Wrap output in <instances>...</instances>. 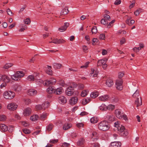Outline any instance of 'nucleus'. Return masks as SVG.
<instances>
[{
	"mask_svg": "<svg viewBox=\"0 0 147 147\" xmlns=\"http://www.w3.org/2000/svg\"><path fill=\"white\" fill-rule=\"evenodd\" d=\"M99 129L102 131L107 130L109 128V126L107 121H102L100 122L98 125Z\"/></svg>",
	"mask_w": 147,
	"mask_h": 147,
	"instance_id": "obj_1",
	"label": "nucleus"
},
{
	"mask_svg": "<svg viewBox=\"0 0 147 147\" xmlns=\"http://www.w3.org/2000/svg\"><path fill=\"white\" fill-rule=\"evenodd\" d=\"M24 74L22 71H17L14 74L11 76L12 79L15 81H18L20 78L23 77Z\"/></svg>",
	"mask_w": 147,
	"mask_h": 147,
	"instance_id": "obj_2",
	"label": "nucleus"
},
{
	"mask_svg": "<svg viewBox=\"0 0 147 147\" xmlns=\"http://www.w3.org/2000/svg\"><path fill=\"white\" fill-rule=\"evenodd\" d=\"M117 129L118 130V133L122 136H126L128 134L127 129H126L125 127L122 125H121V126L117 128Z\"/></svg>",
	"mask_w": 147,
	"mask_h": 147,
	"instance_id": "obj_3",
	"label": "nucleus"
},
{
	"mask_svg": "<svg viewBox=\"0 0 147 147\" xmlns=\"http://www.w3.org/2000/svg\"><path fill=\"white\" fill-rule=\"evenodd\" d=\"M115 114L117 117L120 119H123L125 121L127 120V115L121 113V110L117 109L115 111Z\"/></svg>",
	"mask_w": 147,
	"mask_h": 147,
	"instance_id": "obj_4",
	"label": "nucleus"
},
{
	"mask_svg": "<svg viewBox=\"0 0 147 147\" xmlns=\"http://www.w3.org/2000/svg\"><path fill=\"white\" fill-rule=\"evenodd\" d=\"M14 92L11 91H6L3 93V96L6 99H11L13 98L15 96Z\"/></svg>",
	"mask_w": 147,
	"mask_h": 147,
	"instance_id": "obj_5",
	"label": "nucleus"
},
{
	"mask_svg": "<svg viewBox=\"0 0 147 147\" xmlns=\"http://www.w3.org/2000/svg\"><path fill=\"white\" fill-rule=\"evenodd\" d=\"M123 82L121 79H118L116 80L115 82L116 87L119 90H122Z\"/></svg>",
	"mask_w": 147,
	"mask_h": 147,
	"instance_id": "obj_6",
	"label": "nucleus"
},
{
	"mask_svg": "<svg viewBox=\"0 0 147 147\" xmlns=\"http://www.w3.org/2000/svg\"><path fill=\"white\" fill-rule=\"evenodd\" d=\"M74 92V88L72 86L68 87L65 91V93L68 96L72 95Z\"/></svg>",
	"mask_w": 147,
	"mask_h": 147,
	"instance_id": "obj_7",
	"label": "nucleus"
},
{
	"mask_svg": "<svg viewBox=\"0 0 147 147\" xmlns=\"http://www.w3.org/2000/svg\"><path fill=\"white\" fill-rule=\"evenodd\" d=\"M17 105L14 103H10L7 106V108L8 109L12 111L16 110L17 108Z\"/></svg>",
	"mask_w": 147,
	"mask_h": 147,
	"instance_id": "obj_8",
	"label": "nucleus"
},
{
	"mask_svg": "<svg viewBox=\"0 0 147 147\" xmlns=\"http://www.w3.org/2000/svg\"><path fill=\"white\" fill-rule=\"evenodd\" d=\"M99 137L98 134L95 131L92 132L91 136V139L93 141H96L97 140Z\"/></svg>",
	"mask_w": 147,
	"mask_h": 147,
	"instance_id": "obj_9",
	"label": "nucleus"
},
{
	"mask_svg": "<svg viewBox=\"0 0 147 147\" xmlns=\"http://www.w3.org/2000/svg\"><path fill=\"white\" fill-rule=\"evenodd\" d=\"M121 145V143L119 142H114L111 143L110 147H120Z\"/></svg>",
	"mask_w": 147,
	"mask_h": 147,
	"instance_id": "obj_10",
	"label": "nucleus"
},
{
	"mask_svg": "<svg viewBox=\"0 0 147 147\" xmlns=\"http://www.w3.org/2000/svg\"><path fill=\"white\" fill-rule=\"evenodd\" d=\"M32 110L29 108H26L24 111L23 114L25 116H27L30 115L31 113Z\"/></svg>",
	"mask_w": 147,
	"mask_h": 147,
	"instance_id": "obj_11",
	"label": "nucleus"
},
{
	"mask_svg": "<svg viewBox=\"0 0 147 147\" xmlns=\"http://www.w3.org/2000/svg\"><path fill=\"white\" fill-rule=\"evenodd\" d=\"M69 26V24L68 23L65 22L64 26H61L59 29V30L61 32H63L66 30Z\"/></svg>",
	"mask_w": 147,
	"mask_h": 147,
	"instance_id": "obj_12",
	"label": "nucleus"
},
{
	"mask_svg": "<svg viewBox=\"0 0 147 147\" xmlns=\"http://www.w3.org/2000/svg\"><path fill=\"white\" fill-rule=\"evenodd\" d=\"M78 98L76 97H72L69 100V103L71 105H74L77 103Z\"/></svg>",
	"mask_w": 147,
	"mask_h": 147,
	"instance_id": "obj_13",
	"label": "nucleus"
},
{
	"mask_svg": "<svg viewBox=\"0 0 147 147\" xmlns=\"http://www.w3.org/2000/svg\"><path fill=\"white\" fill-rule=\"evenodd\" d=\"M108 59L106 58H104L103 59L98 60L97 62V66H101L103 65L104 63H106Z\"/></svg>",
	"mask_w": 147,
	"mask_h": 147,
	"instance_id": "obj_14",
	"label": "nucleus"
},
{
	"mask_svg": "<svg viewBox=\"0 0 147 147\" xmlns=\"http://www.w3.org/2000/svg\"><path fill=\"white\" fill-rule=\"evenodd\" d=\"M37 91L34 89H31L28 90V94L31 96H34L37 94Z\"/></svg>",
	"mask_w": 147,
	"mask_h": 147,
	"instance_id": "obj_15",
	"label": "nucleus"
},
{
	"mask_svg": "<svg viewBox=\"0 0 147 147\" xmlns=\"http://www.w3.org/2000/svg\"><path fill=\"white\" fill-rule=\"evenodd\" d=\"M65 41L63 39H54L52 40V43L56 44L64 43Z\"/></svg>",
	"mask_w": 147,
	"mask_h": 147,
	"instance_id": "obj_16",
	"label": "nucleus"
},
{
	"mask_svg": "<svg viewBox=\"0 0 147 147\" xmlns=\"http://www.w3.org/2000/svg\"><path fill=\"white\" fill-rule=\"evenodd\" d=\"M13 88L15 91L19 92L21 90L22 86L19 84H15L13 86Z\"/></svg>",
	"mask_w": 147,
	"mask_h": 147,
	"instance_id": "obj_17",
	"label": "nucleus"
},
{
	"mask_svg": "<svg viewBox=\"0 0 147 147\" xmlns=\"http://www.w3.org/2000/svg\"><path fill=\"white\" fill-rule=\"evenodd\" d=\"M63 92V88L62 87H59L56 89H55L54 93L57 94H60Z\"/></svg>",
	"mask_w": 147,
	"mask_h": 147,
	"instance_id": "obj_18",
	"label": "nucleus"
},
{
	"mask_svg": "<svg viewBox=\"0 0 147 147\" xmlns=\"http://www.w3.org/2000/svg\"><path fill=\"white\" fill-rule=\"evenodd\" d=\"M135 104L136 105L137 107L142 105V100L141 97L140 96L135 101Z\"/></svg>",
	"mask_w": 147,
	"mask_h": 147,
	"instance_id": "obj_19",
	"label": "nucleus"
},
{
	"mask_svg": "<svg viewBox=\"0 0 147 147\" xmlns=\"http://www.w3.org/2000/svg\"><path fill=\"white\" fill-rule=\"evenodd\" d=\"M109 96L108 95H105L101 96L98 97L99 99L100 100L105 101H107L109 98Z\"/></svg>",
	"mask_w": 147,
	"mask_h": 147,
	"instance_id": "obj_20",
	"label": "nucleus"
},
{
	"mask_svg": "<svg viewBox=\"0 0 147 147\" xmlns=\"http://www.w3.org/2000/svg\"><path fill=\"white\" fill-rule=\"evenodd\" d=\"M10 80V79L9 77L7 75H2V80L5 82L9 83Z\"/></svg>",
	"mask_w": 147,
	"mask_h": 147,
	"instance_id": "obj_21",
	"label": "nucleus"
},
{
	"mask_svg": "<svg viewBox=\"0 0 147 147\" xmlns=\"http://www.w3.org/2000/svg\"><path fill=\"white\" fill-rule=\"evenodd\" d=\"M52 67L51 66L48 65L47 67L45 69V71L47 74L51 75L53 74L52 70H51Z\"/></svg>",
	"mask_w": 147,
	"mask_h": 147,
	"instance_id": "obj_22",
	"label": "nucleus"
},
{
	"mask_svg": "<svg viewBox=\"0 0 147 147\" xmlns=\"http://www.w3.org/2000/svg\"><path fill=\"white\" fill-rule=\"evenodd\" d=\"M59 101L60 102L63 103V104L67 102V99L63 96H60L58 98Z\"/></svg>",
	"mask_w": 147,
	"mask_h": 147,
	"instance_id": "obj_23",
	"label": "nucleus"
},
{
	"mask_svg": "<svg viewBox=\"0 0 147 147\" xmlns=\"http://www.w3.org/2000/svg\"><path fill=\"white\" fill-rule=\"evenodd\" d=\"M0 130L1 131L5 132L7 130V127L4 124H1L0 126Z\"/></svg>",
	"mask_w": 147,
	"mask_h": 147,
	"instance_id": "obj_24",
	"label": "nucleus"
},
{
	"mask_svg": "<svg viewBox=\"0 0 147 147\" xmlns=\"http://www.w3.org/2000/svg\"><path fill=\"white\" fill-rule=\"evenodd\" d=\"M106 84L109 87H111L113 86V80L111 79H107L106 82Z\"/></svg>",
	"mask_w": 147,
	"mask_h": 147,
	"instance_id": "obj_25",
	"label": "nucleus"
},
{
	"mask_svg": "<svg viewBox=\"0 0 147 147\" xmlns=\"http://www.w3.org/2000/svg\"><path fill=\"white\" fill-rule=\"evenodd\" d=\"M28 79L29 81H33L35 80H38V78L37 76H36L32 75H30L28 76Z\"/></svg>",
	"mask_w": 147,
	"mask_h": 147,
	"instance_id": "obj_26",
	"label": "nucleus"
},
{
	"mask_svg": "<svg viewBox=\"0 0 147 147\" xmlns=\"http://www.w3.org/2000/svg\"><path fill=\"white\" fill-rule=\"evenodd\" d=\"M71 125L67 123H65L63 126V129L65 130H67L71 127Z\"/></svg>",
	"mask_w": 147,
	"mask_h": 147,
	"instance_id": "obj_27",
	"label": "nucleus"
},
{
	"mask_svg": "<svg viewBox=\"0 0 147 147\" xmlns=\"http://www.w3.org/2000/svg\"><path fill=\"white\" fill-rule=\"evenodd\" d=\"M85 142V140L83 138L80 139L77 142V144L78 146H81L83 145Z\"/></svg>",
	"mask_w": 147,
	"mask_h": 147,
	"instance_id": "obj_28",
	"label": "nucleus"
},
{
	"mask_svg": "<svg viewBox=\"0 0 147 147\" xmlns=\"http://www.w3.org/2000/svg\"><path fill=\"white\" fill-rule=\"evenodd\" d=\"M55 89L53 87H49L47 88V92L49 94L54 93Z\"/></svg>",
	"mask_w": 147,
	"mask_h": 147,
	"instance_id": "obj_29",
	"label": "nucleus"
},
{
	"mask_svg": "<svg viewBox=\"0 0 147 147\" xmlns=\"http://www.w3.org/2000/svg\"><path fill=\"white\" fill-rule=\"evenodd\" d=\"M139 92L138 90H136L135 93L133 94L132 96V97L135 98H139L140 96H139Z\"/></svg>",
	"mask_w": 147,
	"mask_h": 147,
	"instance_id": "obj_30",
	"label": "nucleus"
},
{
	"mask_svg": "<svg viewBox=\"0 0 147 147\" xmlns=\"http://www.w3.org/2000/svg\"><path fill=\"white\" fill-rule=\"evenodd\" d=\"M69 10L68 8L67 7H65L61 11L60 14L61 15L63 14H66L68 12Z\"/></svg>",
	"mask_w": 147,
	"mask_h": 147,
	"instance_id": "obj_31",
	"label": "nucleus"
},
{
	"mask_svg": "<svg viewBox=\"0 0 147 147\" xmlns=\"http://www.w3.org/2000/svg\"><path fill=\"white\" fill-rule=\"evenodd\" d=\"M99 95V93L97 92H92L90 94L91 97L94 98L97 97Z\"/></svg>",
	"mask_w": 147,
	"mask_h": 147,
	"instance_id": "obj_32",
	"label": "nucleus"
},
{
	"mask_svg": "<svg viewBox=\"0 0 147 147\" xmlns=\"http://www.w3.org/2000/svg\"><path fill=\"white\" fill-rule=\"evenodd\" d=\"M90 101V98H86L84 99L82 102V103L83 105H85L88 103Z\"/></svg>",
	"mask_w": 147,
	"mask_h": 147,
	"instance_id": "obj_33",
	"label": "nucleus"
},
{
	"mask_svg": "<svg viewBox=\"0 0 147 147\" xmlns=\"http://www.w3.org/2000/svg\"><path fill=\"white\" fill-rule=\"evenodd\" d=\"M100 110L102 111H105L107 110V106L105 104H102L99 107Z\"/></svg>",
	"mask_w": 147,
	"mask_h": 147,
	"instance_id": "obj_34",
	"label": "nucleus"
},
{
	"mask_svg": "<svg viewBox=\"0 0 147 147\" xmlns=\"http://www.w3.org/2000/svg\"><path fill=\"white\" fill-rule=\"evenodd\" d=\"M30 119L32 121H36L38 119V116L37 115H35L32 116L30 117Z\"/></svg>",
	"mask_w": 147,
	"mask_h": 147,
	"instance_id": "obj_35",
	"label": "nucleus"
},
{
	"mask_svg": "<svg viewBox=\"0 0 147 147\" xmlns=\"http://www.w3.org/2000/svg\"><path fill=\"white\" fill-rule=\"evenodd\" d=\"M13 65L12 63H7L3 66V68L5 69H7L11 67Z\"/></svg>",
	"mask_w": 147,
	"mask_h": 147,
	"instance_id": "obj_36",
	"label": "nucleus"
},
{
	"mask_svg": "<svg viewBox=\"0 0 147 147\" xmlns=\"http://www.w3.org/2000/svg\"><path fill=\"white\" fill-rule=\"evenodd\" d=\"M49 102H46L42 104V106L43 107V109L45 110L49 106Z\"/></svg>",
	"mask_w": 147,
	"mask_h": 147,
	"instance_id": "obj_37",
	"label": "nucleus"
},
{
	"mask_svg": "<svg viewBox=\"0 0 147 147\" xmlns=\"http://www.w3.org/2000/svg\"><path fill=\"white\" fill-rule=\"evenodd\" d=\"M53 65L55 68L57 69H59L61 66V64L56 63H53Z\"/></svg>",
	"mask_w": 147,
	"mask_h": 147,
	"instance_id": "obj_38",
	"label": "nucleus"
},
{
	"mask_svg": "<svg viewBox=\"0 0 147 147\" xmlns=\"http://www.w3.org/2000/svg\"><path fill=\"white\" fill-rule=\"evenodd\" d=\"M90 122L93 123H95L97 122L98 120L96 117H93L90 119Z\"/></svg>",
	"mask_w": 147,
	"mask_h": 147,
	"instance_id": "obj_39",
	"label": "nucleus"
},
{
	"mask_svg": "<svg viewBox=\"0 0 147 147\" xmlns=\"http://www.w3.org/2000/svg\"><path fill=\"white\" fill-rule=\"evenodd\" d=\"M88 91L87 90H84L82 91L81 93V96L82 97H85L88 94Z\"/></svg>",
	"mask_w": 147,
	"mask_h": 147,
	"instance_id": "obj_40",
	"label": "nucleus"
},
{
	"mask_svg": "<svg viewBox=\"0 0 147 147\" xmlns=\"http://www.w3.org/2000/svg\"><path fill=\"white\" fill-rule=\"evenodd\" d=\"M114 116L113 115H108L107 116V118L109 120L111 121H112L114 120Z\"/></svg>",
	"mask_w": 147,
	"mask_h": 147,
	"instance_id": "obj_41",
	"label": "nucleus"
},
{
	"mask_svg": "<svg viewBox=\"0 0 147 147\" xmlns=\"http://www.w3.org/2000/svg\"><path fill=\"white\" fill-rule=\"evenodd\" d=\"M53 125L52 124H49L46 127V130L49 131H51L53 128Z\"/></svg>",
	"mask_w": 147,
	"mask_h": 147,
	"instance_id": "obj_42",
	"label": "nucleus"
},
{
	"mask_svg": "<svg viewBox=\"0 0 147 147\" xmlns=\"http://www.w3.org/2000/svg\"><path fill=\"white\" fill-rule=\"evenodd\" d=\"M43 84L44 85L46 86H48L51 85L50 81L48 80H45L43 81Z\"/></svg>",
	"mask_w": 147,
	"mask_h": 147,
	"instance_id": "obj_43",
	"label": "nucleus"
},
{
	"mask_svg": "<svg viewBox=\"0 0 147 147\" xmlns=\"http://www.w3.org/2000/svg\"><path fill=\"white\" fill-rule=\"evenodd\" d=\"M115 106L114 105L111 104L107 106V110H112L115 109Z\"/></svg>",
	"mask_w": 147,
	"mask_h": 147,
	"instance_id": "obj_44",
	"label": "nucleus"
},
{
	"mask_svg": "<svg viewBox=\"0 0 147 147\" xmlns=\"http://www.w3.org/2000/svg\"><path fill=\"white\" fill-rule=\"evenodd\" d=\"M35 108L37 110L43 109V108L42 105H38L36 106Z\"/></svg>",
	"mask_w": 147,
	"mask_h": 147,
	"instance_id": "obj_45",
	"label": "nucleus"
},
{
	"mask_svg": "<svg viewBox=\"0 0 147 147\" xmlns=\"http://www.w3.org/2000/svg\"><path fill=\"white\" fill-rule=\"evenodd\" d=\"M25 24H30L31 21L29 18H27L26 19L24 20Z\"/></svg>",
	"mask_w": 147,
	"mask_h": 147,
	"instance_id": "obj_46",
	"label": "nucleus"
},
{
	"mask_svg": "<svg viewBox=\"0 0 147 147\" xmlns=\"http://www.w3.org/2000/svg\"><path fill=\"white\" fill-rule=\"evenodd\" d=\"M91 31L92 34H96L97 32V28L96 26H94L92 29Z\"/></svg>",
	"mask_w": 147,
	"mask_h": 147,
	"instance_id": "obj_47",
	"label": "nucleus"
},
{
	"mask_svg": "<svg viewBox=\"0 0 147 147\" xmlns=\"http://www.w3.org/2000/svg\"><path fill=\"white\" fill-rule=\"evenodd\" d=\"M49 80L51 85L54 84L56 82V80L53 78H51Z\"/></svg>",
	"mask_w": 147,
	"mask_h": 147,
	"instance_id": "obj_48",
	"label": "nucleus"
},
{
	"mask_svg": "<svg viewBox=\"0 0 147 147\" xmlns=\"http://www.w3.org/2000/svg\"><path fill=\"white\" fill-rule=\"evenodd\" d=\"M141 9H138L134 13V14L136 16H138L139 13L141 12Z\"/></svg>",
	"mask_w": 147,
	"mask_h": 147,
	"instance_id": "obj_49",
	"label": "nucleus"
},
{
	"mask_svg": "<svg viewBox=\"0 0 147 147\" xmlns=\"http://www.w3.org/2000/svg\"><path fill=\"white\" fill-rule=\"evenodd\" d=\"M59 84L63 86L64 87L66 86V84H65L64 81L62 80H60L59 81Z\"/></svg>",
	"mask_w": 147,
	"mask_h": 147,
	"instance_id": "obj_50",
	"label": "nucleus"
},
{
	"mask_svg": "<svg viewBox=\"0 0 147 147\" xmlns=\"http://www.w3.org/2000/svg\"><path fill=\"white\" fill-rule=\"evenodd\" d=\"M139 47H136L137 49L138 50V51L139 52V51L141 50L144 47V45L143 44L140 43L139 45Z\"/></svg>",
	"mask_w": 147,
	"mask_h": 147,
	"instance_id": "obj_51",
	"label": "nucleus"
},
{
	"mask_svg": "<svg viewBox=\"0 0 147 147\" xmlns=\"http://www.w3.org/2000/svg\"><path fill=\"white\" fill-rule=\"evenodd\" d=\"M90 147H99V145L97 143H93L91 144Z\"/></svg>",
	"mask_w": 147,
	"mask_h": 147,
	"instance_id": "obj_52",
	"label": "nucleus"
},
{
	"mask_svg": "<svg viewBox=\"0 0 147 147\" xmlns=\"http://www.w3.org/2000/svg\"><path fill=\"white\" fill-rule=\"evenodd\" d=\"M23 131L25 134H30L31 132L30 130L26 129H23Z\"/></svg>",
	"mask_w": 147,
	"mask_h": 147,
	"instance_id": "obj_53",
	"label": "nucleus"
},
{
	"mask_svg": "<svg viewBox=\"0 0 147 147\" xmlns=\"http://www.w3.org/2000/svg\"><path fill=\"white\" fill-rule=\"evenodd\" d=\"M6 119V117L5 116L2 115H0V121H3L5 120Z\"/></svg>",
	"mask_w": 147,
	"mask_h": 147,
	"instance_id": "obj_54",
	"label": "nucleus"
},
{
	"mask_svg": "<svg viewBox=\"0 0 147 147\" xmlns=\"http://www.w3.org/2000/svg\"><path fill=\"white\" fill-rule=\"evenodd\" d=\"M8 129L7 130L9 132H12L13 130V127L12 126H10L9 127H8Z\"/></svg>",
	"mask_w": 147,
	"mask_h": 147,
	"instance_id": "obj_55",
	"label": "nucleus"
},
{
	"mask_svg": "<svg viewBox=\"0 0 147 147\" xmlns=\"http://www.w3.org/2000/svg\"><path fill=\"white\" fill-rule=\"evenodd\" d=\"M124 74L121 72H119L118 73V78L119 79H121V78L124 76Z\"/></svg>",
	"mask_w": 147,
	"mask_h": 147,
	"instance_id": "obj_56",
	"label": "nucleus"
},
{
	"mask_svg": "<svg viewBox=\"0 0 147 147\" xmlns=\"http://www.w3.org/2000/svg\"><path fill=\"white\" fill-rule=\"evenodd\" d=\"M101 23L104 25H105L108 23V22L106 21L104 19H102L100 21Z\"/></svg>",
	"mask_w": 147,
	"mask_h": 147,
	"instance_id": "obj_57",
	"label": "nucleus"
},
{
	"mask_svg": "<svg viewBox=\"0 0 147 147\" xmlns=\"http://www.w3.org/2000/svg\"><path fill=\"white\" fill-rule=\"evenodd\" d=\"M115 21V20H112L111 21L110 23L107 25V28H110L112 26L111 24L113 23H114Z\"/></svg>",
	"mask_w": 147,
	"mask_h": 147,
	"instance_id": "obj_58",
	"label": "nucleus"
},
{
	"mask_svg": "<svg viewBox=\"0 0 147 147\" xmlns=\"http://www.w3.org/2000/svg\"><path fill=\"white\" fill-rule=\"evenodd\" d=\"M105 36L103 34H100L99 37V38L100 39L104 40L105 39Z\"/></svg>",
	"mask_w": 147,
	"mask_h": 147,
	"instance_id": "obj_59",
	"label": "nucleus"
},
{
	"mask_svg": "<svg viewBox=\"0 0 147 147\" xmlns=\"http://www.w3.org/2000/svg\"><path fill=\"white\" fill-rule=\"evenodd\" d=\"M98 39L97 38H94L92 39V44L93 45H95L96 43L98 41Z\"/></svg>",
	"mask_w": 147,
	"mask_h": 147,
	"instance_id": "obj_60",
	"label": "nucleus"
},
{
	"mask_svg": "<svg viewBox=\"0 0 147 147\" xmlns=\"http://www.w3.org/2000/svg\"><path fill=\"white\" fill-rule=\"evenodd\" d=\"M104 17L105 19L106 20H109L111 18L110 16L107 14H105L104 15Z\"/></svg>",
	"mask_w": 147,
	"mask_h": 147,
	"instance_id": "obj_61",
	"label": "nucleus"
},
{
	"mask_svg": "<svg viewBox=\"0 0 147 147\" xmlns=\"http://www.w3.org/2000/svg\"><path fill=\"white\" fill-rule=\"evenodd\" d=\"M76 125L78 127L80 128L83 127L84 124L82 123H79L77 124Z\"/></svg>",
	"mask_w": 147,
	"mask_h": 147,
	"instance_id": "obj_62",
	"label": "nucleus"
},
{
	"mask_svg": "<svg viewBox=\"0 0 147 147\" xmlns=\"http://www.w3.org/2000/svg\"><path fill=\"white\" fill-rule=\"evenodd\" d=\"M121 2V0H116L114 2V4L116 5H118L120 4Z\"/></svg>",
	"mask_w": 147,
	"mask_h": 147,
	"instance_id": "obj_63",
	"label": "nucleus"
},
{
	"mask_svg": "<svg viewBox=\"0 0 147 147\" xmlns=\"http://www.w3.org/2000/svg\"><path fill=\"white\" fill-rule=\"evenodd\" d=\"M70 146V144L66 142H64L62 145L63 147H68Z\"/></svg>",
	"mask_w": 147,
	"mask_h": 147,
	"instance_id": "obj_64",
	"label": "nucleus"
}]
</instances>
